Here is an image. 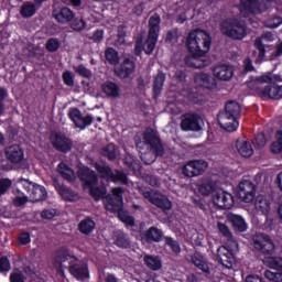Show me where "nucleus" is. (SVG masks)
I'll list each match as a JSON object with an SVG mask.
<instances>
[{
    "instance_id": "nucleus-1",
    "label": "nucleus",
    "mask_w": 282,
    "mask_h": 282,
    "mask_svg": "<svg viewBox=\"0 0 282 282\" xmlns=\"http://www.w3.org/2000/svg\"><path fill=\"white\" fill-rule=\"evenodd\" d=\"M186 47L192 54L191 57L185 59L188 67H195V69H202V67H208L210 59L206 57L210 52V45H213V37L208 32L204 30H193L188 33L185 40Z\"/></svg>"
},
{
    "instance_id": "nucleus-2",
    "label": "nucleus",
    "mask_w": 282,
    "mask_h": 282,
    "mask_svg": "<svg viewBox=\"0 0 282 282\" xmlns=\"http://www.w3.org/2000/svg\"><path fill=\"white\" fill-rule=\"evenodd\" d=\"M55 261L58 263L59 268H69L72 276L77 279V281H87L89 279L87 264H78V260L67 248L57 250Z\"/></svg>"
},
{
    "instance_id": "nucleus-3",
    "label": "nucleus",
    "mask_w": 282,
    "mask_h": 282,
    "mask_svg": "<svg viewBox=\"0 0 282 282\" xmlns=\"http://www.w3.org/2000/svg\"><path fill=\"white\" fill-rule=\"evenodd\" d=\"M142 147H147V149H150L149 152L141 153V160L145 164H153L155 162V158L158 155L164 154V148L162 147V143L160 142V138H158V133L155 130L148 128L143 134V142H138L137 140V149L142 151Z\"/></svg>"
},
{
    "instance_id": "nucleus-4",
    "label": "nucleus",
    "mask_w": 282,
    "mask_h": 282,
    "mask_svg": "<svg viewBox=\"0 0 282 282\" xmlns=\"http://www.w3.org/2000/svg\"><path fill=\"white\" fill-rule=\"evenodd\" d=\"M263 40L268 43L274 41V34L272 32H265L261 37L256 39L254 47L258 51L252 53V56L256 57V63H261V61H274L276 56L282 54V43H280L275 48L274 46H264Z\"/></svg>"
},
{
    "instance_id": "nucleus-5",
    "label": "nucleus",
    "mask_w": 282,
    "mask_h": 282,
    "mask_svg": "<svg viewBox=\"0 0 282 282\" xmlns=\"http://www.w3.org/2000/svg\"><path fill=\"white\" fill-rule=\"evenodd\" d=\"M158 36H160V15L154 14L149 20V35L147 41H142L139 37L135 42V54H142L144 52L148 55L153 54L155 45H158Z\"/></svg>"
},
{
    "instance_id": "nucleus-6",
    "label": "nucleus",
    "mask_w": 282,
    "mask_h": 282,
    "mask_svg": "<svg viewBox=\"0 0 282 282\" xmlns=\"http://www.w3.org/2000/svg\"><path fill=\"white\" fill-rule=\"evenodd\" d=\"M239 118H241V105L237 101H229L225 111L218 116V122L221 129L232 133L239 129Z\"/></svg>"
},
{
    "instance_id": "nucleus-7",
    "label": "nucleus",
    "mask_w": 282,
    "mask_h": 282,
    "mask_svg": "<svg viewBox=\"0 0 282 282\" xmlns=\"http://www.w3.org/2000/svg\"><path fill=\"white\" fill-rule=\"evenodd\" d=\"M104 205L106 210L110 213H118L119 219L126 224V226H133L135 220L129 216L127 212H122V188H112V196L104 198Z\"/></svg>"
},
{
    "instance_id": "nucleus-8",
    "label": "nucleus",
    "mask_w": 282,
    "mask_h": 282,
    "mask_svg": "<svg viewBox=\"0 0 282 282\" xmlns=\"http://www.w3.org/2000/svg\"><path fill=\"white\" fill-rule=\"evenodd\" d=\"M272 78L270 76H262L248 82L247 86L262 98H272L273 100H279L282 98V86H268Z\"/></svg>"
},
{
    "instance_id": "nucleus-9",
    "label": "nucleus",
    "mask_w": 282,
    "mask_h": 282,
    "mask_svg": "<svg viewBox=\"0 0 282 282\" xmlns=\"http://www.w3.org/2000/svg\"><path fill=\"white\" fill-rule=\"evenodd\" d=\"M77 175L84 183L85 191H89L94 199H100L101 197H105V194L107 193V188L98 187L96 173L90 171L87 166L80 165L77 172Z\"/></svg>"
},
{
    "instance_id": "nucleus-10",
    "label": "nucleus",
    "mask_w": 282,
    "mask_h": 282,
    "mask_svg": "<svg viewBox=\"0 0 282 282\" xmlns=\"http://www.w3.org/2000/svg\"><path fill=\"white\" fill-rule=\"evenodd\" d=\"M220 30L225 36L234 39L235 41H241L246 39V25L238 20H225L220 24Z\"/></svg>"
},
{
    "instance_id": "nucleus-11",
    "label": "nucleus",
    "mask_w": 282,
    "mask_h": 282,
    "mask_svg": "<svg viewBox=\"0 0 282 282\" xmlns=\"http://www.w3.org/2000/svg\"><path fill=\"white\" fill-rule=\"evenodd\" d=\"M239 250V245L237 241L230 239L227 246L218 248V260L225 268H232L237 260L235 259V252Z\"/></svg>"
},
{
    "instance_id": "nucleus-12",
    "label": "nucleus",
    "mask_w": 282,
    "mask_h": 282,
    "mask_svg": "<svg viewBox=\"0 0 282 282\" xmlns=\"http://www.w3.org/2000/svg\"><path fill=\"white\" fill-rule=\"evenodd\" d=\"M18 188H23L29 194L30 202H41L47 197V191L45 187L32 183L25 178H20L17 182Z\"/></svg>"
},
{
    "instance_id": "nucleus-13",
    "label": "nucleus",
    "mask_w": 282,
    "mask_h": 282,
    "mask_svg": "<svg viewBox=\"0 0 282 282\" xmlns=\"http://www.w3.org/2000/svg\"><path fill=\"white\" fill-rule=\"evenodd\" d=\"M272 6L271 0H240V13L242 17L259 14Z\"/></svg>"
},
{
    "instance_id": "nucleus-14",
    "label": "nucleus",
    "mask_w": 282,
    "mask_h": 282,
    "mask_svg": "<svg viewBox=\"0 0 282 282\" xmlns=\"http://www.w3.org/2000/svg\"><path fill=\"white\" fill-rule=\"evenodd\" d=\"M174 18L176 23H184L188 19V17H193V12H195V2L181 1L176 6H174Z\"/></svg>"
},
{
    "instance_id": "nucleus-15",
    "label": "nucleus",
    "mask_w": 282,
    "mask_h": 282,
    "mask_svg": "<svg viewBox=\"0 0 282 282\" xmlns=\"http://www.w3.org/2000/svg\"><path fill=\"white\" fill-rule=\"evenodd\" d=\"M253 247L264 254H272L276 250L274 241L265 234H258L253 237Z\"/></svg>"
},
{
    "instance_id": "nucleus-16",
    "label": "nucleus",
    "mask_w": 282,
    "mask_h": 282,
    "mask_svg": "<svg viewBox=\"0 0 282 282\" xmlns=\"http://www.w3.org/2000/svg\"><path fill=\"white\" fill-rule=\"evenodd\" d=\"M205 171H208V162L203 160L189 161L183 167V173L186 177H197V175H202Z\"/></svg>"
},
{
    "instance_id": "nucleus-17",
    "label": "nucleus",
    "mask_w": 282,
    "mask_h": 282,
    "mask_svg": "<svg viewBox=\"0 0 282 282\" xmlns=\"http://www.w3.org/2000/svg\"><path fill=\"white\" fill-rule=\"evenodd\" d=\"M254 195H257V187L250 181H242L238 185V197L245 204H250L254 200Z\"/></svg>"
},
{
    "instance_id": "nucleus-18",
    "label": "nucleus",
    "mask_w": 282,
    "mask_h": 282,
    "mask_svg": "<svg viewBox=\"0 0 282 282\" xmlns=\"http://www.w3.org/2000/svg\"><path fill=\"white\" fill-rule=\"evenodd\" d=\"M213 202L215 206L218 208H232L235 204V199L232 198V194L224 191V189H216L213 194Z\"/></svg>"
},
{
    "instance_id": "nucleus-19",
    "label": "nucleus",
    "mask_w": 282,
    "mask_h": 282,
    "mask_svg": "<svg viewBox=\"0 0 282 282\" xmlns=\"http://www.w3.org/2000/svg\"><path fill=\"white\" fill-rule=\"evenodd\" d=\"M95 169H97L98 173H100L101 177L107 180V182H121L122 184H127V175H124L122 172H117L113 174L109 166L99 164H96Z\"/></svg>"
},
{
    "instance_id": "nucleus-20",
    "label": "nucleus",
    "mask_w": 282,
    "mask_h": 282,
    "mask_svg": "<svg viewBox=\"0 0 282 282\" xmlns=\"http://www.w3.org/2000/svg\"><path fill=\"white\" fill-rule=\"evenodd\" d=\"M183 131H202L204 120L197 115H186L181 123Z\"/></svg>"
},
{
    "instance_id": "nucleus-21",
    "label": "nucleus",
    "mask_w": 282,
    "mask_h": 282,
    "mask_svg": "<svg viewBox=\"0 0 282 282\" xmlns=\"http://www.w3.org/2000/svg\"><path fill=\"white\" fill-rule=\"evenodd\" d=\"M68 116L74 124L78 127V129H85L86 127H89L91 122H94V117L89 115L84 117L78 108H70Z\"/></svg>"
},
{
    "instance_id": "nucleus-22",
    "label": "nucleus",
    "mask_w": 282,
    "mask_h": 282,
    "mask_svg": "<svg viewBox=\"0 0 282 282\" xmlns=\"http://www.w3.org/2000/svg\"><path fill=\"white\" fill-rule=\"evenodd\" d=\"M51 143L54 149L57 151H62V153H67V151H72V140H69L64 134L52 133L51 134Z\"/></svg>"
},
{
    "instance_id": "nucleus-23",
    "label": "nucleus",
    "mask_w": 282,
    "mask_h": 282,
    "mask_svg": "<svg viewBox=\"0 0 282 282\" xmlns=\"http://www.w3.org/2000/svg\"><path fill=\"white\" fill-rule=\"evenodd\" d=\"M145 197L150 198V202L158 206L159 208H163V210H171L173 208V204L169 200V198L161 193L158 192H147Z\"/></svg>"
},
{
    "instance_id": "nucleus-24",
    "label": "nucleus",
    "mask_w": 282,
    "mask_h": 282,
    "mask_svg": "<svg viewBox=\"0 0 282 282\" xmlns=\"http://www.w3.org/2000/svg\"><path fill=\"white\" fill-rule=\"evenodd\" d=\"M194 83L196 87H204L205 89H215L217 84L215 78L206 73H198L194 76Z\"/></svg>"
},
{
    "instance_id": "nucleus-25",
    "label": "nucleus",
    "mask_w": 282,
    "mask_h": 282,
    "mask_svg": "<svg viewBox=\"0 0 282 282\" xmlns=\"http://www.w3.org/2000/svg\"><path fill=\"white\" fill-rule=\"evenodd\" d=\"M213 73L215 78H218V80H230V78L235 76L232 67L226 64L217 65L214 67Z\"/></svg>"
},
{
    "instance_id": "nucleus-26",
    "label": "nucleus",
    "mask_w": 282,
    "mask_h": 282,
    "mask_svg": "<svg viewBox=\"0 0 282 282\" xmlns=\"http://www.w3.org/2000/svg\"><path fill=\"white\" fill-rule=\"evenodd\" d=\"M7 160H10L12 164H20V162H23V149H21V145H11L6 151Z\"/></svg>"
},
{
    "instance_id": "nucleus-27",
    "label": "nucleus",
    "mask_w": 282,
    "mask_h": 282,
    "mask_svg": "<svg viewBox=\"0 0 282 282\" xmlns=\"http://www.w3.org/2000/svg\"><path fill=\"white\" fill-rule=\"evenodd\" d=\"M236 149L241 155V158H252L254 153V149L252 148V143L246 139H238L236 141Z\"/></svg>"
},
{
    "instance_id": "nucleus-28",
    "label": "nucleus",
    "mask_w": 282,
    "mask_h": 282,
    "mask_svg": "<svg viewBox=\"0 0 282 282\" xmlns=\"http://www.w3.org/2000/svg\"><path fill=\"white\" fill-rule=\"evenodd\" d=\"M53 17L58 23H69V21H74V11L67 7H64L62 9L54 10Z\"/></svg>"
},
{
    "instance_id": "nucleus-29",
    "label": "nucleus",
    "mask_w": 282,
    "mask_h": 282,
    "mask_svg": "<svg viewBox=\"0 0 282 282\" xmlns=\"http://www.w3.org/2000/svg\"><path fill=\"white\" fill-rule=\"evenodd\" d=\"M198 186V191L199 193H202V195H210V193H213V195L215 194V192L217 191V182L205 177V178H200L197 183Z\"/></svg>"
},
{
    "instance_id": "nucleus-30",
    "label": "nucleus",
    "mask_w": 282,
    "mask_h": 282,
    "mask_svg": "<svg viewBox=\"0 0 282 282\" xmlns=\"http://www.w3.org/2000/svg\"><path fill=\"white\" fill-rule=\"evenodd\" d=\"M227 219L229 224H231L236 232H246L248 230V224L246 223V219H243V217L235 214H229L227 216Z\"/></svg>"
},
{
    "instance_id": "nucleus-31",
    "label": "nucleus",
    "mask_w": 282,
    "mask_h": 282,
    "mask_svg": "<svg viewBox=\"0 0 282 282\" xmlns=\"http://www.w3.org/2000/svg\"><path fill=\"white\" fill-rule=\"evenodd\" d=\"M135 69V64L132 61L126 59L121 66H116L115 72L119 78H128L133 74Z\"/></svg>"
},
{
    "instance_id": "nucleus-32",
    "label": "nucleus",
    "mask_w": 282,
    "mask_h": 282,
    "mask_svg": "<svg viewBox=\"0 0 282 282\" xmlns=\"http://www.w3.org/2000/svg\"><path fill=\"white\" fill-rule=\"evenodd\" d=\"M55 188L57 193L62 195L63 199H66L67 202H76V199H78V195L72 192V189L65 187L64 185L56 183Z\"/></svg>"
},
{
    "instance_id": "nucleus-33",
    "label": "nucleus",
    "mask_w": 282,
    "mask_h": 282,
    "mask_svg": "<svg viewBox=\"0 0 282 282\" xmlns=\"http://www.w3.org/2000/svg\"><path fill=\"white\" fill-rule=\"evenodd\" d=\"M101 89L109 98H118L120 96V87L115 83L107 82L102 84Z\"/></svg>"
},
{
    "instance_id": "nucleus-34",
    "label": "nucleus",
    "mask_w": 282,
    "mask_h": 282,
    "mask_svg": "<svg viewBox=\"0 0 282 282\" xmlns=\"http://www.w3.org/2000/svg\"><path fill=\"white\" fill-rule=\"evenodd\" d=\"M254 207L258 213L268 215V213H270V200H268L265 196H258L254 202Z\"/></svg>"
},
{
    "instance_id": "nucleus-35",
    "label": "nucleus",
    "mask_w": 282,
    "mask_h": 282,
    "mask_svg": "<svg viewBox=\"0 0 282 282\" xmlns=\"http://www.w3.org/2000/svg\"><path fill=\"white\" fill-rule=\"evenodd\" d=\"M263 263L267 268H271V270H279L282 272V258L279 257H264Z\"/></svg>"
},
{
    "instance_id": "nucleus-36",
    "label": "nucleus",
    "mask_w": 282,
    "mask_h": 282,
    "mask_svg": "<svg viewBox=\"0 0 282 282\" xmlns=\"http://www.w3.org/2000/svg\"><path fill=\"white\" fill-rule=\"evenodd\" d=\"M58 171L64 180H67L68 182H74L76 180V174H74V170L67 166V164L59 163Z\"/></svg>"
},
{
    "instance_id": "nucleus-37",
    "label": "nucleus",
    "mask_w": 282,
    "mask_h": 282,
    "mask_svg": "<svg viewBox=\"0 0 282 282\" xmlns=\"http://www.w3.org/2000/svg\"><path fill=\"white\" fill-rule=\"evenodd\" d=\"M20 14L24 19H29L30 17H34V14H36V4H34L32 2H25L21 7Z\"/></svg>"
},
{
    "instance_id": "nucleus-38",
    "label": "nucleus",
    "mask_w": 282,
    "mask_h": 282,
    "mask_svg": "<svg viewBox=\"0 0 282 282\" xmlns=\"http://www.w3.org/2000/svg\"><path fill=\"white\" fill-rule=\"evenodd\" d=\"M164 80H166V75H164V73H159L153 85L154 96H160L162 87H164Z\"/></svg>"
},
{
    "instance_id": "nucleus-39",
    "label": "nucleus",
    "mask_w": 282,
    "mask_h": 282,
    "mask_svg": "<svg viewBox=\"0 0 282 282\" xmlns=\"http://www.w3.org/2000/svg\"><path fill=\"white\" fill-rule=\"evenodd\" d=\"M94 228H96V223H94V220L89 218L84 219L79 223V230L84 235H89V232H91Z\"/></svg>"
},
{
    "instance_id": "nucleus-40",
    "label": "nucleus",
    "mask_w": 282,
    "mask_h": 282,
    "mask_svg": "<svg viewBox=\"0 0 282 282\" xmlns=\"http://www.w3.org/2000/svg\"><path fill=\"white\" fill-rule=\"evenodd\" d=\"M144 262L151 270H160L162 268V260L158 257L148 256L144 258Z\"/></svg>"
},
{
    "instance_id": "nucleus-41",
    "label": "nucleus",
    "mask_w": 282,
    "mask_h": 282,
    "mask_svg": "<svg viewBox=\"0 0 282 282\" xmlns=\"http://www.w3.org/2000/svg\"><path fill=\"white\" fill-rule=\"evenodd\" d=\"M192 261H193L194 265H196V268H198V270H202L203 272H208V264H206L204 262V258H202V256L194 254L192 258Z\"/></svg>"
},
{
    "instance_id": "nucleus-42",
    "label": "nucleus",
    "mask_w": 282,
    "mask_h": 282,
    "mask_svg": "<svg viewBox=\"0 0 282 282\" xmlns=\"http://www.w3.org/2000/svg\"><path fill=\"white\" fill-rule=\"evenodd\" d=\"M102 155H105V158H108V160H116V156L118 155V150L116 149V145L113 143L108 144V147L104 149Z\"/></svg>"
},
{
    "instance_id": "nucleus-43",
    "label": "nucleus",
    "mask_w": 282,
    "mask_h": 282,
    "mask_svg": "<svg viewBox=\"0 0 282 282\" xmlns=\"http://www.w3.org/2000/svg\"><path fill=\"white\" fill-rule=\"evenodd\" d=\"M106 59L108 63H110V65H118V52H116L113 48L106 50Z\"/></svg>"
},
{
    "instance_id": "nucleus-44",
    "label": "nucleus",
    "mask_w": 282,
    "mask_h": 282,
    "mask_svg": "<svg viewBox=\"0 0 282 282\" xmlns=\"http://www.w3.org/2000/svg\"><path fill=\"white\" fill-rule=\"evenodd\" d=\"M147 237L152 241H160L162 239V231L158 228L151 227L147 232Z\"/></svg>"
},
{
    "instance_id": "nucleus-45",
    "label": "nucleus",
    "mask_w": 282,
    "mask_h": 282,
    "mask_svg": "<svg viewBox=\"0 0 282 282\" xmlns=\"http://www.w3.org/2000/svg\"><path fill=\"white\" fill-rule=\"evenodd\" d=\"M15 193L17 195L13 198V203L15 204V206H23V204H28V199H30V196H25L19 189H17Z\"/></svg>"
},
{
    "instance_id": "nucleus-46",
    "label": "nucleus",
    "mask_w": 282,
    "mask_h": 282,
    "mask_svg": "<svg viewBox=\"0 0 282 282\" xmlns=\"http://www.w3.org/2000/svg\"><path fill=\"white\" fill-rule=\"evenodd\" d=\"M115 242L119 248H128L129 246V240L122 232H119L117 236H115Z\"/></svg>"
},
{
    "instance_id": "nucleus-47",
    "label": "nucleus",
    "mask_w": 282,
    "mask_h": 282,
    "mask_svg": "<svg viewBox=\"0 0 282 282\" xmlns=\"http://www.w3.org/2000/svg\"><path fill=\"white\" fill-rule=\"evenodd\" d=\"M265 279L271 282H282V273L272 272L270 270H267L264 272Z\"/></svg>"
},
{
    "instance_id": "nucleus-48",
    "label": "nucleus",
    "mask_w": 282,
    "mask_h": 282,
    "mask_svg": "<svg viewBox=\"0 0 282 282\" xmlns=\"http://www.w3.org/2000/svg\"><path fill=\"white\" fill-rule=\"evenodd\" d=\"M281 23H282V20L280 17H273V18H269L264 22V25H265V28L274 29V28H279V25H281Z\"/></svg>"
},
{
    "instance_id": "nucleus-49",
    "label": "nucleus",
    "mask_w": 282,
    "mask_h": 282,
    "mask_svg": "<svg viewBox=\"0 0 282 282\" xmlns=\"http://www.w3.org/2000/svg\"><path fill=\"white\" fill-rule=\"evenodd\" d=\"M90 8L93 12H96V14H100V12H105V2L100 0H95L91 2Z\"/></svg>"
},
{
    "instance_id": "nucleus-50",
    "label": "nucleus",
    "mask_w": 282,
    "mask_h": 282,
    "mask_svg": "<svg viewBox=\"0 0 282 282\" xmlns=\"http://www.w3.org/2000/svg\"><path fill=\"white\" fill-rule=\"evenodd\" d=\"M76 74L83 76L84 78H91V70L87 69V67L79 65L74 67Z\"/></svg>"
},
{
    "instance_id": "nucleus-51",
    "label": "nucleus",
    "mask_w": 282,
    "mask_h": 282,
    "mask_svg": "<svg viewBox=\"0 0 282 282\" xmlns=\"http://www.w3.org/2000/svg\"><path fill=\"white\" fill-rule=\"evenodd\" d=\"M58 47H61V42L57 39H51L46 43V50H48V52H56Z\"/></svg>"
},
{
    "instance_id": "nucleus-52",
    "label": "nucleus",
    "mask_w": 282,
    "mask_h": 282,
    "mask_svg": "<svg viewBox=\"0 0 282 282\" xmlns=\"http://www.w3.org/2000/svg\"><path fill=\"white\" fill-rule=\"evenodd\" d=\"M267 143H268V140H265V135L261 133L258 134L253 141L256 149H263V147H265Z\"/></svg>"
},
{
    "instance_id": "nucleus-53",
    "label": "nucleus",
    "mask_w": 282,
    "mask_h": 282,
    "mask_svg": "<svg viewBox=\"0 0 282 282\" xmlns=\"http://www.w3.org/2000/svg\"><path fill=\"white\" fill-rule=\"evenodd\" d=\"M63 80L65 85H67L68 87H72L74 85V75L72 74V72L69 70L64 72Z\"/></svg>"
},
{
    "instance_id": "nucleus-54",
    "label": "nucleus",
    "mask_w": 282,
    "mask_h": 282,
    "mask_svg": "<svg viewBox=\"0 0 282 282\" xmlns=\"http://www.w3.org/2000/svg\"><path fill=\"white\" fill-rule=\"evenodd\" d=\"M10 281L11 282H25L24 278H23V273L19 270H14L11 273Z\"/></svg>"
},
{
    "instance_id": "nucleus-55",
    "label": "nucleus",
    "mask_w": 282,
    "mask_h": 282,
    "mask_svg": "<svg viewBox=\"0 0 282 282\" xmlns=\"http://www.w3.org/2000/svg\"><path fill=\"white\" fill-rule=\"evenodd\" d=\"M10 186H12V181L8 178L0 180V195H3V193L10 188Z\"/></svg>"
},
{
    "instance_id": "nucleus-56",
    "label": "nucleus",
    "mask_w": 282,
    "mask_h": 282,
    "mask_svg": "<svg viewBox=\"0 0 282 282\" xmlns=\"http://www.w3.org/2000/svg\"><path fill=\"white\" fill-rule=\"evenodd\" d=\"M10 272V260L8 258L0 259V273Z\"/></svg>"
},
{
    "instance_id": "nucleus-57",
    "label": "nucleus",
    "mask_w": 282,
    "mask_h": 282,
    "mask_svg": "<svg viewBox=\"0 0 282 282\" xmlns=\"http://www.w3.org/2000/svg\"><path fill=\"white\" fill-rule=\"evenodd\" d=\"M42 219H54L56 217V209H44L41 213Z\"/></svg>"
},
{
    "instance_id": "nucleus-58",
    "label": "nucleus",
    "mask_w": 282,
    "mask_h": 282,
    "mask_svg": "<svg viewBox=\"0 0 282 282\" xmlns=\"http://www.w3.org/2000/svg\"><path fill=\"white\" fill-rule=\"evenodd\" d=\"M167 246H170V248H172L173 252H175V254H180V252H182V249L180 248V243H177V241L167 238Z\"/></svg>"
},
{
    "instance_id": "nucleus-59",
    "label": "nucleus",
    "mask_w": 282,
    "mask_h": 282,
    "mask_svg": "<svg viewBox=\"0 0 282 282\" xmlns=\"http://www.w3.org/2000/svg\"><path fill=\"white\" fill-rule=\"evenodd\" d=\"M73 30H85V21L83 19H75L72 23Z\"/></svg>"
},
{
    "instance_id": "nucleus-60",
    "label": "nucleus",
    "mask_w": 282,
    "mask_h": 282,
    "mask_svg": "<svg viewBox=\"0 0 282 282\" xmlns=\"http://www.w3.org/2000/svg\"><path fill=\"white\" fill-rule=\"evenodd\" d=\"M217 226L221 235H224L225 237H230V229L228 228V226H226V224L218 223Z\"/></svg>"
},
{
    "instance_id": "nucleus-61",
    "label": "nucleus",
    "mask_w": 282,
    "mask_h": 282,
    "mask_svg": "<svg viewBox=\"0 0 282 282\" xmlns=\"http://www.w3.org/2000/svg\"><path fill=\"white\" fill-rule=\"evenodd\" d=\"M32 239L28 232H23L19 237V243H21V246H26V243H30Z\"/></svg>"
},
{
    "instance_id": "nucleus-62",
    "label": "nucleus",
    "mask_w": 282,
    "mask_h": 282,
    "mask_svg": "<svg viewBox=\"0 0 282 282\" xmlns=\"http://www.w3.org/2000/svg\"><path fill=\"white\" fill-rule=\"evenodd\" d=\"M102 39H105V31H102V30L95 31V33L93 34V40L96 43H100V41H102Z\"/></svg>"
},
{
    "instance_id": "nucleus-63",
    "label": "nucleus",
    "mask_w": 282,
    "mask_h": 282,
    "mask_svg": "<svg viewBox=\"0 0 282 282\" xmlns=\"http://www.w3.org/2000/svg\"><path fill=\"white\" fill-rule=\"evenodd\" d=\"M166 41L175 43V41H177V30L169 31L166 34Z\"/></svg>"
},
{
    "instance_id": "nucleus-64",
    "label": "nucleus",
    "mask_w": 282,
    "mask_h": 282,
    "mask_svg": "<svg viewBox=\"0 0 282 282\" xmlns=\"http://www.w3.org/2000/svg\"><path fill=\"white\" fill-rule=\"evenodd\" d=\"M243 67L245 72H252L254 69V66H252V61L249 57L245 58Z\"/></svg>"
}]
</instances>
